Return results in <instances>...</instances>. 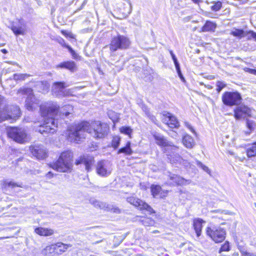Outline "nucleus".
I'll return each instance as SVG.
<instances>
[{
    "instance_id": "33",
    "label": "nucleus",
    "mask_w": 256,
    "mask_h": 256,
    "mask_svg": "<svg viewBox=\"0 0 256 256\" xmlns=\"http://www.w3.org/2000/svg\"><path fill=\"white\" fill-rule=\"evenodd\" d=\"M140 221L146 226H153L155 224V221L150 218H144Z\"/></svg>"
},
{
    "instance_id": "3",
    "label": "nucleus",
    "mask_w": 256,
    "mask_h": 256,
    "mask_svg": "<svg viewBox=\"0 0 256 256\" xmlns=\"http://www.w3.org/2000/svg\"><path fill=\"white\" fill-rule=\"evenodd\" d=\"M21 115L20 108L16 106H8L4 98L0 96V122L10 120L13 122Z\"/></svg>"
},
{
    "instance_id": "60",
    "label": "nucleus",
    "mask_w": 256,
    "mask_h": 256,
    "mask_svg": "<svg viewBox=\"0 0 256 256\" xmlns=\"http://www.w3.org/2000/svg\"><path fill=\"white\" fill-rule=\"evenodd\" d=\"M6 81L8 83H12V79L11 78L8 79Z\"/></svg>"
},
{
    "instance_id": "51",
    "label": "nucleus",
    "mask_w": 256,
    "mask_h": 256,
    "mask_svg": "<svg viewBox=\"0 0 256 256\" xmlns=\"http://www.w3.org/2000/svg\"><path fill=\"white\" fill-rule=\"evenodd\" d=\"M176 66V70L177 71V72L178 74V75L180 78V80L184 82L185 80H184V76H182V73L180 71V64L176 66Z\"/></svg>"
},
{
    "instance_id": "5",
    "label": "nucleus",
    "mask_w": 256,
    "mask_h": 256,
    "mask_svg": "<svg viewBox=\"0 0 256 256\" xmlns=\"http://www.w3.org/2000/svg\"><path fill=\"white\" fill-rule=\"evenodd\" d=\"M18 95L26 96V106L28 110H34L39 106L40 100L33 94V90L30 88H22L18 90Z\"/></svg>"
},
{
    "instance_id": "16",
    "label": "nucleus",
    "mask_w": 256,
    "mask_h": 256,
    "mask_svg": "<svg viewBox=\"0 0 256 256\" xmlns=\"http://www.w3.org/2000/svg\"><path fill=\"white\" fill-rule=\"evenodd\" d=\"M94 162V158L92 156H82L80 157L78 159L76 160L75 164L78 165L83 164L85 166V168L88 172L92 170V166Z\"/></svg>"
},
{
    "instance_id": "37",
    "label": "nucleus",
    "mask_w": 256,
    "mask_h": 256,
    "mask_svg": "<svg viewBox=\"0 0 256 256\" xmlns=\"http://www.w3.org/2000/svg\"><path fill=\"white\" fill-rule=\"evenodd\" d=\"M108 115L114 123L118 122L119 119V114L113 111H110L108 113Z\"/></svg>"
},
{
    "instance_id": "54",
    "label": "nucleus",
    "mask_w": 256,
    "mask_h": 256,
    "mask_svg": "<svg viewBox=\"0 0 256 256\" xmlns=\"http://www.w3.org/2000/svg\"><path fill=\"white\" fill-rule=\"evenodd\" d=\"M204 15L207 16V17H208V18H217V14H212V12H206L204 13Z\"/></svg>"
},
{
    "instance_id": "64",
    "label": "nucleus",
    "mask_w": 256,
    "mask_h": 256,
    "mask_svg": "<svg viewBox=\"0 0 256 256\" xmlns=\"http://www.w3.org/2000/svg\"><path fill=\"white\" fill-rule=\"evenodd\" d=\"M253 144H254V145L256 146V142H254V143H253Z\"/></svg>"
},
{
    "instance_id": "62",
    "label": "nucleus",
    "mask_w": 256,
    "mask_h": 256,
    "mask_svg": "<svg viewBox=\"0 0 256 256\" xmlns=\"http://www.w3.org/2000/svg\"><path fill=\"white\" fill-rule=\"evenodd\" d=\"M9 237H0V240H3L4 238H8Z\"/></svg>"
},
{
    "instance_id": "28",
    "label": "nucleus",
    "mask_w": 256,
    "mask_h": 256,
    "mask_svg": "<svg viewBox=\"0 0 256 256\" xmlns=\"http://www.w3.org/2000/svg\"><path fill=\"white\" fill-rule=\"evenodd\" d=\"M73 106L71 105L68 104L63 106L60 110V115L62 116H65L66 117L68 116L70 114H72L73 112Z\"/></svg>"
},
{
    "instance_id": "55",
    "label": "nucleus",
    "mask_w": 256,
    "mask_h": 256,
    "mask_svg": "<svg viewBox=\"0 0 256 256\" xmlns=\"http://www.w3.org/2000/svg\"><path fill=\"white\" fill-rule=\"evenodd\" d=\"M184 124L192 132L195 134L196 132L192 127V126L188 122H185Z\"/></svg>"
},
{
    "instance_id": "2",
    "label": "nucleus",
    "mask_w": 256,
    "mask_h": 256,
    "mask_svg": "<svg viewBox=\"0 0 256 256\" xmlns=\"http://www.w3.org/2000/svg\"><path fill=\"white\" fill-rule=\"evenodd\" d=\"M59 106L55 102H48L40 106L41 116L44 118V123L40 126L38 131L44 136L53 134L56 131L57 123L54 116L57 114Z\"/></svg>"
},
{
    "instance_id": "4",
    "label": "nucleus",
    "mask_w": 256,
    "mask_h": 256,
    "mask_svg": "<svg viewBox=\"0 0 256 256\" xmlns=\"http://www.w3.org/2000/svg\"><path fill=\"white\" fill-rule=\"evenodd\" d=\"M72 158L73 154L71 151H64L61 153L56 162L50 164V166L58 172H70L72 167Z\"/></svg>"
},
{
    "instance_id": "14",
    "label": "nucleus",
    "mask_w": 256,
    "mask_h": 256,
    "mask_svg": "<svg viewBox=\"0 0 256 256\" xmlns=\"http://www.w3.org/2000/svg\"><path fill=\"white\" fill-rule=\"evenodd\" d=\"M234 110V117L236 120H240L249 116L250 110L244 105H238Z\"/></svg>"
},
{
    "instance_id": "39",
    "label": "nucleus",
    "mask_w": 256,
    "mask_h": 256,
    "mask_svg": "<svg viewBox=\"0 0 256 256\" xmlns=\"http://www.w3.org/2000/svg\"><path fill=\"white\" fill-rule=\"evenodd\" d=\"M246 124L247 128L250 132L254 130L256 127V124L252 120H247Z\"/></svg>"
},
{
    "instance_id": "32",
    "label": "nucleus",
    "mask_w": 256,
    "mask_h": 256,
    "mask_svg": "<svg viewBox=\"0 0 256 256\" xmlns=\"http://www.w3.org/2000/svg\"><path fill=\"white\" fill-rule=\"evenodd\" d=\"M56 245L58 250V254H61L65 252L70 246V245L64 244L62 242H58L56 244Z\"/></svg>"
},
{
    "instance_id": "6",
    "label": "nucleus",
    "mask_w": 256,
    "mask_h": 256,
    "mask_svg": "<svg viewBox=\"0 0 256 256\" xmlns=\"http://www.w3.org/2000/svg\"><path fill=\"white\" fill-rule=\"evenodd\" d=\"M222 100L225 106L232 107L240 104L242 98L238 91L225 92L222 96Z\"/></svg>"
},
{
    "instance_id": "29",
    "label": "nucleus",
    "mask_w": 256,
    "mask_h": 256,
    "mask_svg": "<svg viewBox=\"0 0 256 256\" xmlns=\"http://www.w3.org/2000/svg\"><path fill=\"white\" fill-rule=\"evenodd\" d=\"M131 143L130 142H128L125 146L122 147L118 150V154L124 153L126 155H131L133 151L130 148Z\"/></svg>"
},
{
    "instance_id": "30",
    "label": "nucleus",
    "mask_w": 256,
    "mask_h": 256,
    "mask_svg": "<svg viewBox=\"0 0 256 256\" xmlns=\"http://www.w3.org/2000/svg\"><path fill=\"white\" fill-rule=\"evenodd\" d=\"M230 34L238 38H241L246 36V34L244 30L238 28H234L230 32Z\"/></svg>"
},
{
    "instance_id": "56",
    "label": "nucleus",
    "mask_w": 256,
    "mask_h": 256,
    "mask_svg": "<svg viewBox=\"0 0 256 256\" xmlns=\"http://www.w3.org/2000/svg\"><path fill=\"white\" fill-rule=\"evenodd\" d=\"M46 179H50L51 178H52L53 177V174L52 172H48L46 174Z\"/></svg>"
},
{
    "instance_id": "23",
    "label": "nucleus",
    "mask_w": 256,
    "mask_h": 256,
    "mask_svg": "<svg viewBox=\"0 0 256 256\" xmlns=\"http://www.w3.org/2000/svg\"><path fill=\"white\" fill-rule=\"evenodd\" d=\"M204 222L200 218H196L194 220V227L198 237L201 234L202 229V223Z\"/></svg>"
},
{
    "instance_id": "45",
    "label": "nucleus",
    "mask_w": 256,
    "mask_h": 256,
    "mask_svg": "<svg viewBox=\"0 0 256 256\" xmlns=\"http://www.w3.org/2000/svg\"><path fill=\"white\" fill-rule=\"evenodd\" d=\"M216 91L218 92H220L224 87L226 86V84L223 82L220 81H218L216 83Z\"/></svg>"
},
{
    "instance_id": "41",
    "label": "nucleus",
    "mask_w": 256,
    "mask_h": 256,
    "mask_svg": "<svg viewBox=\"0 0 256 256\" xmlns=\"http://www.w3.org/2000/svg\"><path fill=\"white\" fill-rule=\"evenodd\" d=\"M120 138L118 136H114L113 138L112 142V146L114 148H117L120 143Z\"/></svg>"
},
{
    "instance_id": "43",
    "label": "nucleus",
    "mask_w": 256,
    "mask_h": 256,
    "mask_svg": "<svg viewBox=\"0 0 256 256\" xmlns=\"http://www.w3.org/2000/svg\"><path fill=\"white\" fill-rule=\"evenodd\" d=\"M222 6V4L220 2H214V4L211 6V9L213 11L218 12L220 10Z\"/></svg>"
},
{
    "instance_id": "21",
    "label": "nucleus",
    "mask_w": 256,
    "mask_h": 256,
    "mask_svg": "<svg viewBox=\"0 0 256 256\" xmlns=\"http://www.w3.org/2000/svg\"><path fill=\"white\" fill-rule=\"evenodd\" d=\"M42 254L46 256H54L58 254V250L56 244L46 246L42 250Z\"/></svg>"
},
{
    "instance_id": "20",
    "label": "nucleus",
    "mask_w": 256,
    "mask_h": 256,
    "mask_svg": "<svg viewBox=\"0 0 256 256\" xmlns=\"http://www.w3.org/2000/svg\"><path fill=\"white\" fill-rule=\"evenodd\" d=\"M170 178L177 185H186L190 184L191 182L190 180H186L175 174H170Z\"/></svg>"
},
{
    "instance_id": "10",
    "label": "nucleus",
    "mask_w": 256,
    "mask_h": 256,
    "mask_svg": "<svg viewBox=\"0 0 256 256\" xmlns=\"http://www.w3.org/2000/svg\"><path fill=\"white\" fill-rule=\"evenodd\" d=\"M70 86V84L63 82H56L53 84L52 91L54 96L58 98L68 96L70 95V92L72 90L64 89Z\"/></svg>"
},
{
    "instance_id": "9",
    "label": "nucleus",
    "mask_w": 256,
    "mask_h": 256,
    "mask_svg": "<svg viewBox=\"0 0 256 256\" xmlns=\"http://www.w3.org/2000/svg\"><path fill=\"white\" fill-rule=\"evenodd\" d=\"M206 232V234L216 243L221 242L225 238L226 232L220 227H208Z\"/></svg>"
},
{
    "instance_id": "46",
    "label": "nucleus",
    "mask_w": 256,
    "mask_h": 256,
    "mask_svg": "<svg viewBox=\"0 0 256 256\" xmlns=\"http://www.w3.org/2000/svg\"><path fill=\"white\" fill-rule=\"evenodd\" d=\"M142 110L146 113V115L151 118L152 121H154L156 120V118L150 114V112L147 107L144 106L142 107Z\"/></svg>"
},
{
    "instance_id": "24",
    "label": "nucleus",
    "mask_w": 256,
    "mask_h": 256,
    "mask_svg": "<svg viewBox=\"0 0 256 256\" xmlns=\"http://www.w3.org/2000/svg\"><path fill=\"white\" fill-rule=\"evenodd\" d=\"M167 118H168V120L167 121L166 124L168 126L172 128H178L179 126V122L174 116H173L170 114L168 113Z\"/></svg>"
},
{
    "instance_id": "11",
    "label": "nucleus",
    "mask_w": 256,
    "mask_h": 256,
    "mask_svg": "<svg viewBox=\"0 0 256 256\" xmlns=\"http://www.w3.org/2000/svg\"><path fill=\"white\" fill-rule=\"evenodd\" d=\"M97 174L102 176L110 175L112 171V164L106 160H102L97 162L96 165Z\"/></svg>"
},
{
    "instance_id": "52",
    "label": "nucleus",
    "mask_w": 256,
    "mask_h": 256,
    "mask_svg": "<svg viewBox=\"0 0 256 256\" xmlns=\"http://www.w3.org/2000/svg\"><path fill=\"white\" fill-rule=\"evenodd\" d=\"M126 4H125L126 5V10L125 13L126 15H128V14H130L131 12V4L129 0H126Z\"/></svg>"
},
{
    "instance_id": "1",
    "label": "nucleus",
    "mask_w": 256,
    "mask_h": 256,
    "mask_svg": "<svg viewBox=\"0 0 256 256\" xmlns=\"http://www.w3.org/2000/svg\"><path fill=\"white\" fill-rule=\"evenodd\" d=\"M108 130L106 124L95 122L90 124L87 122H83L69 128L67 138L70 142L78 143L86 138V132L90 134L95 138H100L107 135Z\"/></svg>"
},
{
    "instance_id": "8",
    "label": "nucleus",
    "mask_w": 256,
    "mask_h": 256,
    "mask_svg": "<svg viewBox=\"0 0 256 256\" xmlns=\"http://www.w3.org/2000/svg\"><path fill=\"white\" fill-rule=\"evenodd\" d=\"M8 136L14 141L20 143H24L27 140V133L24 128H10L7 131Z\"/></svg>"
},
{
    "instance_id": "31",
    "label": "nucleus",
    "mask_w": 256,
    "mask_h": 256,
    "mask_svg": "<svg viewBox=\"0 0 256 256\" xmlns=\"http://www.w3.org/2000/svg\"><path fill=\"white\" fill-rule=\"evenodd\" d=\"M246 154L248 158L256 156V146L253 144L246 148Z\"/></svg>"
},
{
    "instance_id": "50",
    "label": "nucleus",
    "mask_w": 256,
    "mask_h": 256,
    "mask_svg": "<svg viewBox=\"0 0 256 256\" xmlns=\"http://www.w3.org/2000/svg\"><path fill=\"white\" fill-rule=\"evenodd\" d=\"M62 34L66 38H75V36L70 32H68L66 30H62Z\"/></svg>"
},
{
    "instance_id": "58",
    "label": "nucleus",
    "mask_w": 256,
    "mask_h": 256,
    "mask_svg": "<svg viewBox=\"0 0 256 256\" xmlns=\"http://www.w3.org/2000/svg\"><path fill=\"white\" fill-rule=\"evenodd\" d=\"M248 72L252 74L256 75V70L254 69H249Z\"/></svg>"
},
{
    "instance_id": "38",
    "label": "nucleus",
    "mask_w": 256,
    "mask_h": 256,
    "mask_svg": "<svg viewBox=\"0 0 256 256\" xmlns=\"http://www.w3.org/2000/svg\"><path fill=\"white\" fill-rule=\"evenodd\" d=\"M140 210H145L150 214L154 213V211L152 209V208L150 205H148L146 202H144V204H143L142 206V207H140Z\"/></svg>"
},
{
    "instance_id": "48",
    "label": "nucleus",
    "mask_w": 256,
    "mask_h": 256,
    "mask_svg": "<svg viewBox=\"0 0 256 256\" xmlns=\"http://www.w3.org/2000/svg\"><path fill=\"white\" fill-rule=\"evenodd\" d=\"M56 40L63 47L67 48L68 46H70L66 44L65 40L61 37H57L56 38Z\"/></svg>"
},
{
    "instance_id": "7",
    "label": "nucleus",
    "mask_w": 256,
    "mask_h": 256,
    "mask_svg": "<svg viewBox=\"0 0 256 256\" xmlns=\"http://www.w3.org/2000/svg\"><path fill=\"white\" fill-rule=\"evenodd\" d=\"M130 45V39L123 35L118 34L112 38L110 44V50L112 52H114L118 50H126Z\"/></svg>"
},
{
    "instance_id": "27",
    "label": "nucleus",
    "mask_w": 256,
    "mask_h": 256,
    "mask_svg": "<svg viewBox=\"0 0 256 256\" xmlns=\"http://www.w3.org/2000/svg\"><path fill=\"white\" fill-rule=\"evenodd\" d=\"M35 232L40 235L43 236H49L53 234V230L43 228H38L34 230Z\"/></svg>"
},
{
    "instance_id": "13",
    "label": "nucleus",
    "mask_w": 256,
    "mask_h": 256,
    "mask_svg": "<svg viewBox=\"0 0 256 256\" xmlns=\"http://www.w3.org/2000/svg\"><path fill=\"white\" fill-rule=\"evenodd\" d=\"M32 154L36 158L42 160L47 156L46 149L43 146L34 145L30 148Z\"/></svg>"
},
{
    "instance_id": "63",
    "label": "nucleus",
    "mask_w": 256,
    "mask_h": 256,
    "mask_svg": "<svg viewBox=\"0 0 256 256\" xmlns=\"http://www.w3.org/2000/svg\"><path fill=\"white\" fill-rule=\"evenodd\" d=\"M157 232H158V231L157 230L153 232V233H157Z\"/></svg>"
},
{
    "instance_id": "61",
    "label": "nucleus",
    "mask_w": 256,
    "mask_h": 256,
    "mask_svg": "<svg viewBox=\"0 0 256 256\" xmlns=\"http://www.w3.org/2000/svg\"><path fill=\"white\" fill-rule=\"evenodd\" d=\"M2 52L4 53V54H6L7 52V50H6V49H2Z\"/></svg>"
},
{
    "instance_id": "15",
    "label": "nucleus",
    "mask_w": 256,
    "mask_h": 256,
    "mask_svg": "<svg viewBox=\"0 0 256 256\" xmlns=\"http://www.w3.org/2000/svg\"><path fill=\"white\" fill-rule=\"evenodd\" d=\"M26 22L23 18L18 20V23L12 26V30L14 33L18 35H24L26 32Z\"/></svg>"
},
{
    "instance_id": "34",
    "label": "nucleus",
    "mask_w": 256,
    "mask_h": 256,
    "mask_svg": "<svg viewBox=\"0 0 256 256\" xmlns=\"http://www.w3.org/2000/svg\"><path fill=\"white\" fill-rule=\"evenodd\" d=\"M90 203L94 206L99 208L100 209H104L106 208V204L104 202H100L94 199H91L90 200Z\"/></svg>"
},
{
    "instance_id": "44",
    "label": "nucleus",
    "mask_w": 256,
    "mask_h": 256,
    "mask_svg": "<svg viewBox=\"0 0 256 256\" xmlns=\"http://www.w3.org/2000/svg\"><path fill=\"white\" fill-rule=\"evenodd\" d=\"M197 166L202 168L204 171L206 172L208 174H210V170L206 166L204 165L202 162H201L199 160H196V162Z\"/></svg>"
},
{
    "instance_id": "36",
    "label": "nucleus",
    "mask_w": 256,
    "mask_h": 256,
    "mask_svg": "<svg viewBox=\"0 0 256 256\" xmlns=\"http://www.w3.org/2000/svg\"><path fill=\"white\" fill-rule=\"evenodd\" d=\"M172 5L176 8H184L186 4L183 0H170Z\"/></svg>"
},
{
    "instance_id": "12",
    "label": "nucleus",
    "mask_w": 256,
    "mask_h": 256,
    "mask_svg": "<svg viewBox=\"0 0 256 256\" xmlns=\"http://www.w3.org/2000/svg\"><path fill=\"white\" fill-rule=\"evenodd\" d=\"M154 138L158 145L166 148V152H167L168 150L170 148L174 151L178 149V147L174 146L172 142L168 141L164 136L160 134H154Z\"/></svg>"
},
{
    "instance_id": "17",
    "label": "nucleus",
    "mask_w": 256,
    "mask_h": 256,
    "mask_svg": "<svg viewBox=\"0 0 256 256\" xmlns=\"http://www.w3.org/2000/svg\"><path fill=\"white\" fill-rule=\"evenodd\" d=\"M150 192L153 198H162L168 194V191L162 190L161 186L157 184H152L150 186Z\"/></svg>"
},
{
    "instance_id": "42",
    "label": "nucleus",
    "mask_w": 256,
    "mask_h": 256,
    "mask_svg": "<svg viewBox=\"0 0 256 256\" xmlns=\"http://www.w3.org/2000/svg\"><path fill=\"white\" fill-rule=\"evenodd\" d=\"M30 76L28 74H14L13 75V78L15 80H24L26 78H28Z\"/></svg>"
},
{
    "instance_id": "25",
    "label": "nucleus",
    "mask_w": 256,
    "mask_h": 256,
    "mask_svg": "<svg viewBox=\"0 0 256 256\" xmlns=\"http://www.w3.org/2000/svg\"><path fill=\"white\" fill-rule=\"evenodd\" d=\"M126 200L130 204L136 207L139 208L140 209L142 206L144 202L140 198L134 196L128 197L127 198Z\"/></svg>"
},
{
    "instance_id": "18",
    "label": "nucleus",
    "mask_w": 256,
    "mask_h": 256,
    "mask_svg": "<svg viewBox=\"0 0 256 256\" xmlns=\"http://www.w3.org/2000/svg\"><path fill=\"white\" fill-rule=\"evenodd\" d=\"M57 68H66L72 72H74L77 70V66L74 61H66L60 63L56 66Z\"/></svg>"
},
{
    "instance_id": "19",
    "label": "nucleus",
    "mask_w": 256,
    "mask_h": 256,
    "mask_svg": "<svg viewBox=\"0 0 256 256\" xmlns=\"http://www.w3.org/2000/svg\"><path fill=\"white\" fill-rule=\"evenodd\" d=\"M168 158L171 163L172 164H182V162L186 163V162L182 159V156L176 152H172L170 153L167 152Z\"/></svg>"
},
{
    "instance_id": "49",
    "label": "nucleus",
    "mask_w": 256,
    "mask_h": 256,
    "mask_svg": "<svg viewBox=\"0 0 256 256\" xmlns=\"http://www.w3.org/2000/svg\"><path fill=\"white\" fill-rule=\"evenodd\" d=\"M230 250V245L228 242H226L220 249L219 252H228Z\"/></svg>"
},
{
    "instance_id": "59",
    "label": "nucleus",
    "mask_w": 256,
    "mask_h": 256,
    "mask_svg": "<svg viewBox=\"0 0 256 256\" xmlns=\"http://www.w3.org/2000/svg\"><path fill=\"white\" fill-rule=\"evenodd\" d=\"M191 0L192 1V2L196 4H199L200 2H202L201 0Z\"/></svg>"
},
{
    "instance_id": "47",
    "label": "nucleus",
    "mask_w": 256,
    "mask_h": 256,
    "mask_svg": "<svg viewBox=\"0 0 256 256\" xmlns=\"http://www.w3.org/2000/svg\"><path fill=\"white\" fill-rule=\"evenodd\" d=\"M67 48L68 49L70 52L73 58L76 60L80 58L79 56L74 52V50L70 46H68Z\"/></svg>"
},
{
    "instance_id": "26",
    "label": "nucleus",
    "mask_w": 256,
    "mask_h": 256,
    "mask_svg": "<svg viewBox=\"0 0 256 256\" xmlns=\"http://www.w3.org/2000/svg\"><path fill=\"white\" fill-rule=\"evenodd\" d=\"M216 27V23L210 20H207L204 25L202 28V32L212 31L214 32Z\"/></svg>"
},
{
    "instance_id": "22",
    "label": "nucleus",
    "mask_w": 256,
    "mask_h": 256,
    "mask_svg": "<svg viewBox=\"0 0 256 256\" xmlns=\"http://www.w3.org/2000/svg\"><path fill=\"white\" fill-rule=\"evenodd\" d=\"M182 143L188 148H192L195 145L194 138L188 134H186L182 138Z\"/></svg>"
},
{
    "instance_id": "57",
    "label": "nucleus",
    "mask_w": 256,
    "mask_h": 256,
    "mask_svg": "<svg viewBox=\"0 0 256 256\" xmlns=\"http://www.w3.org/2000/svg\"><path fill=\"white\" fill-rule=\"evenodd\" d=\"M250 34L251 37L256 41V32H254L252 31L250 32Z\"/></svg>"
},
{
    "instance_id": "53",
    "label": "nucleus",
    "mask_w": 256,
    "mask_h": 256,
    "mask_svg": "<svg viewBox=\"0 0 256 256\" xmlns=\"http://www.w3.org/2000/svg\"><path fill=\"white\" fill-rule=\"evenodd\" d=\"M170 55L172 56V60H173V61L174 62L175 66L178 65L179 63H178V60H177L176 56L173 53L172 51V50H170Z\"/></svg>"
},
{
    "instance_id": "40",
    "label": "nucleus",
    "mask_w": 256,
    "mask_h": 256,
    "mask_svg": "<svg viewBox=\"0 0 256 256\" xmlns=\"http://www.w3.org/2000/svg\"><path fill=\"white\" fill-rule=\"evenodd\" d=\"M5 186H8L10 188H14L15 187H20L22 188V184H20L18 183H16L12 181L10 182H4Z\"/></svg>"
},
{
    "instance_id": "35",
    "label": "nucleus",
    "mask_w": 256,
    "mask_h": 256,
    "mask_svg": "<svg viewBox=\"0 0 256 256\" xmlns=\"http://www.w3.org/2000/svg\"><path fill=\"white\" fill-rule=\"evenodd\" d=\"M120 131L121 133L128 136L131 138V134L132 132V130L130 126H123L120 128Z\"/></svg>"
}]
</instances>
